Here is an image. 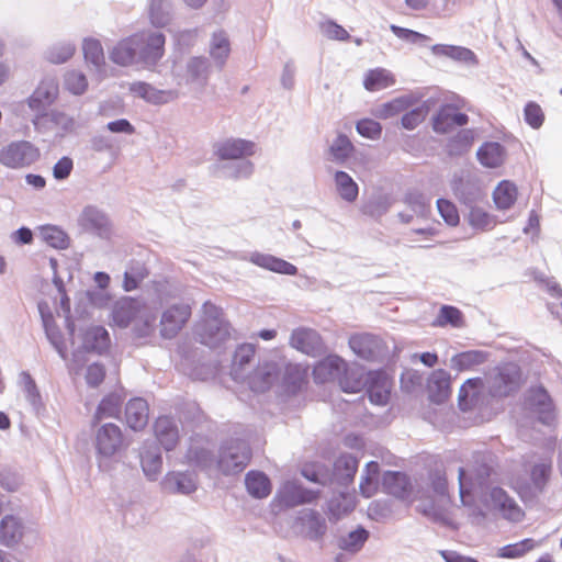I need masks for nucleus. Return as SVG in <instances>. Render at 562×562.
I'll return each instance as SVG.
<instances>
[{"label": "nucleus", "instance_id": "20e7f679", "mask_svg": "<svg viewBox=\"0 0 562 562\" xmlns=\"http://www.w3.org/2000/svg\"><path fill=\"white\" fill-rule=\"evenodd\" d=\"M348 362L338 355H328L313 369L315 383L342 384L348 374Z\"/></svg>", "mask_w": 562, "mask_h": 562}, {"label": "nucleus", "instance_id": "9b49d317", "mask_svg": "<svg viewBox=\"0 0 562 562\" xmlns=\"http://www.w3.org/2000/svg\"><path fill=\"white\" fill-rule=\"evenodd\" d=\"M382 491L398 499H408L414 487L409 476L398 471H386L382 476Z\"/></svg>", "mask_w": 562, "mask_h": 562}, {"label": "nucleus", "instance_id": "393cba45", "mask_svg": "<svg viewBox=\"0 0 562 562\" xmlns=\"http://www.w3.org/2000/svg\"><path fill=\"white\" fill-rule=\"evenodd\" d=\"M164 488L168 493L190 494L195 491V480L187 473L170 472L162 482Z\"/></svg>", "mask_w": 562, "mask_h": 562}, {"label": "nucleus", "instance_id": "58836bf2", "mask_svg": "<svg viewBox=\"0 0 562 562\" xmlns=\"http://www.w3.org/2000/svg\"><path fill=\"white\" fill-rule=\"evenodd\" d=\"M121 408V398L116 395H109L99 404L94 415V422L99 423L105 417H117Z\"/></svg>", "mask_w": 562, "mask_h": 562}, {"label": "nucleus", "instance_id": "338daca9", "mask_svg": "<svg viewBox=\"0 0 562 562\" xmlns=\"http://www.w3.org/2000/svg\"><path fill=\"white\" fill-rule=\"evenodd\" d=\"M324 31L331 40L347 41L350 37L349 33L341 25L333 21H328L324 24Z\"/></svg>", "mask_w": 562, "mask_h": 562}, {"label": "nucleus", "instance_id": "a18cd8bd", "mask_svg": "<svg viewBox=\"0 0 562 562\" xmlns=\"http://www.w3.org/2000/svg\"><path fill=\"white\" fill-rule=\"evenodd\" d=\"M409 106V101L406 98H396L387 103H384L376 112L380 119L392 117Z\"/></svg>", "mask_w": 562, "mask_h": 562}, {"label": "nucleus", "instance_id": "1a4fd4ad", "mask_svg": "<svg viewBox=\"0 0 562 562\" xmlns=\"http://www.w3.org/2000/svg\"><path fill=\"white\" fill-rule=\"evenodd\" d=\"M257 146L254 142L243 138H228L215 145V156L220 160H236L252 156Z\"/></svg>", "mask_w": 562, "mask_h": 562}, {"label": "nucleus", "instance_id": "6ab92c4d", "mask_svg": "<svg viewBox=\"0 0 562 562\" xmlns=\"http://www.w3.org/2000/svg\"><path fill=\"white\" fill-rule=\"evenodd\" d=\"M137 36L135 34L120 41L111 50L110 58L120 66L138 61Z\"/></svg>", "mask_w": 562, "mask_h": 562}, {"label": "nucleus", "instance_id": "cd10ccee", "mask_svg": "<svg viewBox=\"0 0 562 562\" xmlns=\"http://www.w3.org/2000/svg\"><path fill=\"white\" fill-rule=\"evenodd\" d=\"M395 83V78L391 71L385 68H374L369 70L363 79V86L368 91H378L389 88Z\"/></svg>", "mask_w": 562, "mask_h": 562}, {"label": "nucleus", "instance_id": "e2e57ef3", "mask_svg": "<svg viewBox=\"0 0 562 562\" xmlns=\"http://www.w3.org/2000/svg\"><path fill=\"white\" fill-rule=\"evenodd\" d=\"M74 169L72 159L65 156L61 157L53 167V176L57 180L67 179Z\"/></svg>", "mask_w": 562, "mask_h": 562}, {"label": "nucleus", "instance_id": "79ce46f5", "mask_svg": "<svg viewBox=\"0 0 562 562\" xmlns=\"http://www.w3.org/2000/svg\"><path fill=\"white\" fill-rule=\"evenodd\" d=\"M474 142V133L472 130H463L459 132L449 143L450 154L459 155L469 150Z\"/></svg>", "mask_w": 562, "mask_h": 562}, {"label": "nucleus", "instance_id": "39448f33", "mask_svg": "<svg viewBox=\"0 0 562 562\" xmlns=\"http://www.w3.org/2000/svg\"><path fill=\"white\" fill-rule=\"evenodd\" d=\"M137 36L138 61L146 67H154L165 54L166 37L159 32H139Z\"/></svg>", "mask_w": 562, "mask_h": 562}, {"label": "nucleus", "instance_id": "2eb2a0df", "mask_svg": "<svg viewBox=\"0 0 562 562\" xmlns=\"http://www.w3.org/2000/svg\"><path fill=\"white\" fill-rule=\"evenodd\" d=\"M142 304L140 301L132 297H125L119 301L113 307V323L122 328L135 323L142 312Z\"/></svg>", "mask_w": 562, "mask_h": 562}, {"label": "nucleus", "instance_id": "052dcab7", "mask_svg": "<svg viewBox=\"0 0 562 562\" xmlns=\"http://www.w3.org/2000/svg\"><path fill=\"white\" fill-rule=\"evenodd\" d=\"M390 30L398 38L405 40V41H409V42H413V43L426 42V41L429 40V37L427 35H425V34H422V33H418L416 31L408 30V29H405V27H401V26H397V25H394V24H392L390 26Z\"/></svg>", "mask_w": 562, "mask_h": 562}, {"label": "nucleus", "instance_id": "473e14b6", "mask_svg": "<svg viewBox=\"0 0 562 562\" xmlns=\"http://www.w3.org/2000/svg\"><path fill=\"white\" fill-rule=\"evenodd\" d=\"M149 272L145 263L132 261L124 273L123 288L125 291H133L148 277Z\"/></svg>", "mask_w": 562, "mask_h": 562}, {"label": "nucleus", "instance_id": "e433bc0d", "mask_svg": "<svg viewBox=\"0 0 562 562\" xmlns=\"http://www.w3.org/2000/svg\"><path fill=\"white\" fill-rule=\"evenodd\" d=\"M335 182L337 190L344 200L353 202L357 199L358 186L347 172L337 171L335 175Z\"/></svg>", "mask_w": 562, "mask_h": 562}, {"label": "nucleus", "instance_id": "bf43d9fd", "mask_svg": "<svg viewBox=\"0 0 562 562\" xmlns=\"http://www.w3.org/2000/svg\"><path fill=\"white\" fill-rule=\"evenodd\" d=\"M164 0H151L149 5L150 21L155 26L162 27L168 23V16L162 11Z\"/></svg>", "mask_w": 562, "mask_h": 562}, {"label": "nucleus", "instance_id": "603ef678", "mask_svg": "<svg viewBox=\"0 0 562 562\" xmlns=\"http://www.w3.org/2000/svg\"><path fill=\"white\" fill-rule=\"evenodd\" d=\"M356 498L352 495L341 494L339 498L331 501L330 512L340 517L341 515L349 514L356 507Z\"/></svg>", "mask_w": 562, "mask_h": 562}, {"label": "nucleus", "instance_id": "49530a36", "mask_svg": "<svg viewBox=\"0 0 562 562\" xmlns=\"http://www.w3.org/2000/svg\"><path fill=\"white\" fill-rule=\"evenodd\" d=\"M353 150V145L349 140V138L345 135H338L330 146V154L334 159L344 161L346 160L351 151Z\"/></svg>", "mask_w": 562, "mask_h": 562}, {"label": "nucleus", "instance_id": "3c124183", "mask_svg": "<svg viewBox=\"0 0 562 562\" xmlns=\"http://www.w3.org/2000/svg\"><path fill=\"white\" fill-rule=\"evenodd\" d=\"M140 462L145 474L150 479H154L161 470L162 460L159 454L144 452L140 456Z\"/></svg>", "mask_w": 562, "mask_h": 562}, {"label": "nucleus", "instance_id": "09e8293b", "mask_svg": "<svg viewBox=\"0 0 562 562\" xmlns=\"http://www.w3.org/2000/svg\"><path fill=\"white\" fill-rule=\"evenodd\" d=\"M524 117L526 123L532 128H539L544 122V113L541 106L533 101L525 105Z\"/></svg>", "mask_w": 562, "mask_h": 562}, {"label": "nucleus", "instance_id": "b1692460", "mask_svg": "<svg viewBox=\"0 0 562 562\" xmlns=\"http://www.w3.org/2000/svg\"><path fill=\"white\" fill-rule=\"evenodd\" d=\"M505 148L496 142L484 143L477 150L479 161L487 168H497L505 160Z\"/></svg>", "mask_w": 562, "mask_h": 562}, {"label": "nucleus", "instance_id": "680f3d73", "mask_svg": "<svg viewBox=\"0 0 562 562\" xmlns=\"http://www.w3.org/2000/svg\"><path fill=\"white\" fill-rule=\"evenodd\" d=\"M368 536V531L363 528L351 531L345 540L344 548L348 550H358L367 541Z\"/></svg>", "mask_w": 562, "mask_h": 562}, {"label": "nucleus", "instance_id": "aec40b11", "mask_svg": "<svg viewBox=\"0 0 562 562\" xmlns=\"http://www.w3.org/2000/svg\"><path fill=\"white\" fill-rule=\"evenodd\" d=\"M24 535L22 520L13 515L4 516L0 521V543L11 547L20 542Z\"/></svg>", "mask_w": 562, "mask_h": 562}, {"label": "nucleus", "instance_id": "bb28decb", "mask_svg": "<svg viewBox=\"0 0 562 562\" xmlns=\"http://www.w3.org/2000/svg\"><path fill=\"white\" fill-rule=\"evenodd\" d=\"M518 196L516 184L509 180L501 181L493 191V200L499 210L510 209Z\"/></svg>", "mask_w": 562, "mask_h": 562}, {"label": "nucleus", "instance_id": "de8ad7c7", "mask_svg": "<svg viewBox=\"0 0 562 562\" xmlns=\"http://www.w3.org/2000/svg\"><path fill=\"white\" fill-rule=\"evenodd\" d=\"M437 209L445 222L450 226H457L460 222V215L457 206L449 200L439 199Z\"/></svg>", "mask_w": 562, "mask_h": 562}, {"label": "nucleus", "instance_id": "4be33fe9", "mask_svg": "<svg viewBox=\"0 0 562 562\" xmlns=\"http://www.w3.org/2000/svg\"><path fill=\"white\" fill-rule=\"evenodd\" d=\"M317 497L313 492L303 490L294 483H286L278 495L280 504L292 507L304 503H311Z\"/></svg>", "mask_w": 562, "mask_h": 562}, {"label": "nucleus", "instance_id": "a19ab883", "mask_svg": "<svg viewBox=\"0 0 562 562\" xmlns=\"http://www.w3.org/2000/svg\"><path fill=\"white\" fill-rule=\"evenodd\" d=\"M156 315L151 313L146 305L142 304V312L135 321V331L138 336H147L154 331Z\"/></svg>", "mask_w": 562, "mask_h": 562}, {"label": "nucleus", "instance_id": "f03ea898", "mask_svg": "<svg viewBox=\"0 0 562 562\" xmlns=\"http://www.w3.org/2000/svg\"><path fill=\"white\" fill-rule=\"evenodd\" d=\"M251 460V449L243 440H234L224 445L216 461L217 470L224 475L243 472Z\"/></svg>", "mask_w": 562, "mask_h": 562}, {"label": "nucleus", "instance_id": "ea45409f", "mask_svg": "<svg viewBox=\"0 0 562 562\" xmlns=\"http://www.w3.org/2000/svg\"><path fill=\"white\" fill-rule=\"evenodd\" d=\"M43 239L52 247L64 249L68 246L67 234L56 226H44L41 229Z\"/></svg>", "mask_w": 562, "mask_h": 562}, {"label": "nucleus", "instance_id": "c9c22d12", "mask_svg": "<svg viewBox=\"0 0 562 562\" xmlns=\"http://www.w3.org/2000/svg\"><path fill=\"white\" fill-rule=\"evenodd\" d=\"M535 397L538 400L535 411L539 416V420L543 424H551L554 420L555 415L552 401L546 389H537Z\"/></svg>", "mask_w": 562, "mask_h": 562}, {"label": "nucleus", "instance_id": "69168bd1", "mask_svg": "<svg viewBox=\"0 0 562 562\" xmlns=\"http://www.w3.org/2000/svg\"><path fill=\"white\" fill-rule=\"evenodd\" d=\"M75 54V47L72 45H63L54 47L48 55V58L54 64H63L70 59Z\"/></svg>", "mask_w": 562, "mask_h": 562}, {"label": "nucleus", "instance_id": "5701e85b", "mask_svg": "<svg viewBox=\"0 0 562 562\" xmlns=\"http://www.w3.org/2000/svg\"><path fill=\"white\" fill-rule=\"evenodd\" d=\"M83 348L89 351L101 353L110 347V336L102 326H92L88 328L82 337Z\"/></svg>", "mask_w": 562, "mask_h": 562}, {"label": "nucleus", "instance_id": "f8f14e48", "mask_svg": "<svg viewBox=\"0 0 562 562\" xmlns=\"http://www.w3.org/2000/svg\"><path fill=\"white\" fill-rule=\"evenodd\" d=\"M97 449L100 454L111 457L123 445V435L115 424H105L97 432Z\"/></svg>", "mask_w": 562, "mask_h": 562}, {"label": "nucleus", "instance_id": "13d9d810", "mask_svg": "<svg viewBox=\"0 0 562 562\" xmlns=\"http://www.w3.org/2000/svg\"><path fill=\"white\" fill-rule=\"evenodd\" d=\"M552 465L551 462H542L536 464L530 473L531 481L536 486H543L551 474Z\"/></svg>", "mask_w": 562, "mask_h": 562}, {"label": "nucleus", "instance_id": "dca6fc26", "mask_svg": "<svg viewBox=\"0 0 562 562\" xmlns=\"http://www.w3.org/2000/svg\"><path fill=\"white\" fill-rule=\"evenodd\" d=\"M148 419L149 407L145 400L135 397L126 404L125 422L131 429L143 430L147 426Z\"/></svg>", "mask_w": 562, "mask_h": 562}, {"label": "nucleus", "instance_id": "c03bdc74", "mask_svg": "<svg viewBox=\"0 0 562 562\" xmlns=\"http://www.w3.org/2000/svg\"><path fill=\"white\" fill-rule=\"evenodd\" d=\"M65 87L74 94H82L88 88V81L82 72L71 70L65 76Z\"/></svg>", "mask_w": 562, "mask_h": 562}, {"label": "nucleus", "instance_id": "8fccbe9b", "mask_svg": "<svg viewBox=\"0 0 562 562\" xmlns=\"http://www.w3.org/2000/svg\"><path fill=\"white\" fill-rule=\"evenodd\" d=\"M256 353V347L252 344L239 345L234 353L233 366L243 369L250 363Z\"/></svg>", "mask_w": 562, "mask_h": 562}, {"label": "nucleus", "instance_id": "f704fd0d", "mask_svg": "<svg viewBox=\"0 0 562 562\" xmlns=\"http://www.w3.org/2000/svg\"><path fill=\"white\" fill-rule=\"evenodd\" d=\"M358 470V459L351 454H341L334 463V474L346 481H351Z\"/></svg>", "mask_w": 562, "mask_h": 562}, {"label": "nucleus", "instance_id": "4c0bfd02", "mask_svg": "<svg viewBox=\"0 0 562 562\" xmlns=\"http://www.w3.org/2000/svg\"><path fill=\"white\" fill-rule=\"evenodd\" d=\"M537 546L538 542H536L533 539L527 538L519 542L502 547L498 551V557L505 559L520 558L532 551Z\"/></svg>", "mask_w": 562, "mask_h": 562}, {"label": "nucleus", "instance_id": "f3484780", "mask_svg": "<svg viewBox=\"0 0 562 562\" xmlns=\"http://www.w3.org/2000/svg\"><path fill=\"white\" fill-rule=\"evenodd\" d=\"M154 432L156 439L166 451L173 450L177 447L179 431L171 418L159 416L154 423Z\"/></svg>", "mask_w": 562, "mask_h": 562}, {"label": "nucleus", "instance_id": "0eeeda50", "mask_svg": "<svg viewBox=\"0 0 562 562\" xmlns=\"http://www.w3.org/2000/svg\"><path fill=\"white\" fill-rule=\"evenodd\" d=\"M289 344L292 348L310 357H317L325 351L323 337L312 328L300 327L294 329Z\"/></svg>", "mask_w": 562, "mask_h": 562}, {"label": "nucleus", "instance_id": "2f4dec72", "mask_svg": "<svg viewBox=\"0 0 562 562\" xmlns=\"http://www.w3.org/2000/svg\"><path fill=\"white\" fill-rule=\"evenodd\" d=\"M231 53V43L224 31L213 33L210 44V55L222 67Z\"/></svg>", "mask_w": 562, "mask_h": 562}, {"label": "nucleus", "instance_id": "72a5a7b5", "mask_svg": "<svg viewBox=\"0 0 562 562\" xmlns=\"http://www.w3.org/2000/svg\"><path fill=\"white\" fill-rule=\"evenodd\" d=\"M210 72L209 59L201 56L192 57L187 64V76L192 82L206 83Z\"/></svg>", "mask_w": 562, "mask_h": 562}, {"label": "nucleus", "instance_id": "423d86ee", "mask_svg": "<svg viewBox=\"0 0 562 562\" xmlns=\"http://www.w3.org/2000/svg\"><path fill=\"white\" fill-rule=\"evenodd\" d=\"M492 472V465L485 462L483 457L480 454L475 457L474 465L469 470V476L467 475L465 469H459L460 496L463 504H467L465 496L470 494L472 486L474 484H485Z\"/></svg>", "mask_w": 562, "mask_h": 562}, {"label": "nucleus", "instance_id": "a211bd4d", "mask_svg": "<svg viewBox=\"0 0 562 562\" xmlns=\"http://www.w3.org/2000/svg\"><path fill=\"white\" fill-rule=\"evenodd\" d=\"M130 90L137 97L154 104L168 103L178 98L177 91L159 90L153 87L151 85L143 81L132 83Z\"/></svg>", "mask_w": 562, "mask_h": 562}, {"label": "nucleus", "instance_id": "412c9836", "mask_svg": "<svg viewBox=\"0 0 562 562\" xmlns=\"http://www.w3.org/2000/svg\"><path fill=\"white\" fill-rule=\"evenodd\" d=\"M58 94V86L52 81H42L29 99L31 109L41 112L50 105Z\"/></svg>", "mask_w": 562, "mask_h": 562}, {"label": "nucleus", "instance_id": "4d7b16f0", "mask_svg": "<svg viewBox=\"0 0 562 562\" xmlns=\"http://www.w3.org/2000/svg\"><path fill=\"white\" fill-rule=\"evenodd\" d=\"M428 109L420 106L412 110L402 117V125L406 130H414L418 126L427 116Z\"/></svg>", "mask_w": 562, "mask_h": 562}, {"label": "nucleus", "instance_id": "7c9ffc66", "mask_svg": "<svg viewBox=\"0 0 562 562\" xmlns=\"http://www.w3.org/2000/svg\"><path fill=\"white\" fill-rule=\"evenodd\" d=\"M246 487L249 494L257 498L267 497L271 492L270 480L261 472L250 471L246 475Z\"/></svg>", "mask_w": 562, "mask_h": 562}, {"label": "nucleus", "instance_id": "9d476101", "mask_svg": "<svg viewBox=\"0 0 562 562\" xmlns=\"http://www.w3.org/2000/svg\"><path fill=\"white\" fill-rule=\"evenodd\" d=\"M349 347L360 358L373 360L384 349L381 338L370 333H357L350 336Z\"/></svg>", "mask_w": 562, "mask_h": 562}, {"label": "nucleus", "instance_id": "4468645a", "mask_svg": "<svg viewBox=\"0 0 562 562\" xmlns=\"http://www.w3.org/2000/svg\"><path fill=\"white\" fill-rule=\"evenodd\" d=\"M248 261L257 267H260L262 269H266V270H269V271H272L276 273H281V274H286V276L297 274V268L294 265L288 262L286 260H284L282 258H279V257H276V256H272L269 254H262L259 251H255L249 255Z\"/></svg>", "mask_w": 562, "mask_h": 562}, {"label": "nucleus", "instance_id": "5fc2aeb1", "mask_svg": "<svg viewBox=\"0 0 562 562\" xmlns=\"http://www.w3.org/2000/svg\"><path fill=\"white\" fill-rule=\"evenodd\" d=\"M358 133L371 139L379 138L382 133V126L379 122L371 119H362L357 123Z\"/></svg>", "mask_w": 562, "mask_h": 562}, {"label": "nucleus", "instance_id": "c756f323", "mask_svg": "<svg viewBox=\"0 0 562 562\" xmlns=\"http://www.w3.org/2000/svg\"><path fill=\"white\" fill-rule=\"evenodd\" d=\"M465 324L463 313L456 306L442 305L437 317L432 322L435 327H446L448 325L460 328Z\"/></svg>", "mask_w": 562, "mask_h": 562}, {"label": "nucleus", "instance_id": "864d4df0", "mask_svg": "<svg viewBox=\"0 0 562 562\" xmlns=\"http://www.w3.org/2000/svg\"><path fill=\"white\" fill-rule=\"evenodd\" d=\"M469 223L475 228L487 229L494 225V220L482 209L473 207L469 213Z\"/></svg>", "mask_w": 562, "mask_h": 562}, {"label": "nucleus", "instance_id": "a878e982", "mask_svg": "<svg viewBox=\"0 0 562 562\" xmlns=\"http://www.w3.org/2000/svg\"><path fill=\"white\" fill-rule=\"evenodd\" d=\"M431 52L437 56H446L457 61H463L471 65L477 64L476 55L465 47L436 44L431 47Z\"/></svg>", "mask_w": 562, "mask_h": 562}, {"label": "nucleus", "instance_id": "6e6552de", "mask_svg": "<svg viewBox=\"0 0 562 562\" xmlns=\"http://www.w3.org/2000/svg\"><path fill=\"white\" fill-rule=\"evenodd\" d=\"M191 317L188 304H175L168 307L160 319V334L165 338L175 337Z\"/></svg>", "mask_w": 562, "mask_h": 562}, {"label": "nucleus", "instance_id": "774afa93", "mask_svg": "<svg viewBox=\"0 0 562 562\" xmlns=\"http://www.w3.org/2000/svg\"><path fill=\"white\" fill-rule=\"evenodd\" d=\"M104 376H105V370H104L103 366L93 363L88 367L87 374H86L88 384H90L92 386H97L103 382Z\"/></svg>", "mask_w": 562, "mask_h": 562}, {"label": "nucleus", "instance_id": "ddd939ff", "mask_svg": "<svg viewBox=\"0 0 562 562\" xmlns=\"http://www.w3.org/2000/svg\"><path fill=\"white\" fill-rule=\"evenodd\" d=\"M469 117L465 113L459 111L456 105L446 104L440 108L434 117L432 126L438 133H448L457 126L468 124Z\"/></svg>", "mask_w": 562, "mask_h": 562}, {"label": "nucleus", "instance_id": "7ed1b4c3", "mask_svg": "<svg viewBox=\"0 0 562 562\" xmlns=\"http://www.w3.org/2000/svg\"><path fill=\"white\" fill-rule=\"evenodd\" d=\"M40 156V149L31 142L18 140L0 150V164L11 169H21L36 162Z\"/></svg>", "mask_w": 562, "mask_h": 562}, {"label": "nucleus", "instance_id": "0e129e2a", "mask_svg": "<svg viewBox=\"0 0 562 562\" xmlns=\"http://www.w3.org/2000/svg\"><path fill=\"white\" fill-rule=\"evenodd\" d=\"M187 459L190 464H194L200 468L210 467V453L205 449H193L190 448L187 453Z\"/></svg>", "mask_w": 562, "mask_h": 562}, {"label": "nucleus", "instance_id": "37998d69", "mask_svg": "<svg viewBox=\"0 0 562 562\" xmlns=\"http://www.w3.org/2000/svg\"><path fill=\"white\" fill-rule=\"evenodd\" d=\"M85 59L95 66L104 64V54L101 43L97 40H86L83 42Z\"/></svg>", "mask_w": 562, "mask_h": 562}, {"label": "nucleus", "instance_id": "c85d7f7f", "mask_svg": "<svg viewBox=\"0 0 562 562\" xmlns=\"http://www.w3.org/2000/svg\"><path fill=\"white\" fill-rule=\"evenodd\" d=\"M486 353L481 350H469L452 357L453 369L458 371L472 370L486 361Z\"/></svg>", "mask_w": 562, "mask_h": 562}, {"label": "nucleus", "instance_id": "6e6d98bb", "mask_svg": "<svg viewBox=\"0 0 562 562\" xmlns=\"http://www.w3.org/2000/svg\"><path fill=\"white\" fill-rule=\"evenodd\" d=\"M498 512L505 519L515 522L522 520L525 517V512L512 497L507 501L506 504H503Z\"/></svg>", "mask_w": 562, "mask_h": 562}, {"label": "nucleus", "instance_id": "f257e3e1", "mask_svg": "<svg viewBox=\"0 0 562 562\" xmlns=\"http://www.w3.org/2000/svg\"><path fill=\"white\" fill-rule=\"evenodd\" d=\"M203 311V330L200 334L201 342L216 347L231 337V324L223 319V310L212 302H205Z\"/></svg>", "mask_w": 562, "mask_h": 562}]
</instances>
